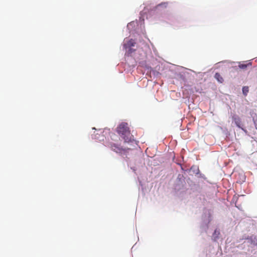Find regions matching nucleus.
<instances>
[{
	"mask_svg": "<svg viewBox=\"0 0 257 257\" xmlns=\"http://www.w3.org/2000/svg\"><path fill=\"white\" fill-rule=\"evenodd\" d=\"M214 233H215V234H217V233H218V234H219V231H218L217 230H215L214 231Z\"/></svg>",
	"mask_w": 257,
	"mask_h": 257,
	"instance_id": "f8f14e48",
	"label": "nucleus"
},
{
	"mask_svg": "<svg viewBox=\"0 0 257 257\" xmlns=\"http://www.w3.org/2000/svg\"><path fill=\"white\" fill-rule=\"evenodd\" d=\"M135 44H136V42H135V40L131 39L127 42V43L126 44H125V45L129 47H132L134 46Z\"/></svg>",
	"mask_w": 257,
	"mask_h": 257,
	"instance_id": "20e7f679",
	"label": "nucleus"
},
{
	"mask_svg": "<svg viewBox=\"0 0 257 257\" xmlns=\"http://www.w3.org/2000/svg\"><path fill=\"white\" fill-rule=\"evenodd\" d=\"M233 120L236 124V125L240 127V118L238 116H235V117H233Z\"/></svg>",
	"mask_w": 257,
	"mask_h": 257,
	"instance_id": "39448f33",
	"label": "nucleus"
},
{
	"mask_svg": "<svg viewBox=\"0 0 257 257\" xmlns=\"http://www.w3.org/2000/svg\"><path fill=\"white\" fill-rule=\"evenodd\" d=\"M214 77L219 83H221L224 81L223 77L219 73H216L214 75Z\"/></svg>",
	"mask_w": 257,
	"mask_h": 257,
	"instance_id": "7ed1b4c3",
	"label": "nucleus"
},
{
	"mask_svg": "<svg viewBox=\"0 0 257 257\" xmlns=\"http://www.w3.org/2000/svg\"><path fill=\"white\" fill-rule=\"evenodd\" d=\"M254 123L256 129L257 130V120H254Z\"/></svg>",
	"mask_w": 257,
	"mask_h": 257,
	"instance_id": "1a4fd4ad",
	"label": "nucleus"
},
{
	"mask_svg": "<svg viewBox=\"0 0 257 257\" xmlns=\"http://www.w3.org/2000/svg\"><path fill=\"white\" fill-rule=\"evenodd\" d=\"M116 131L119 136L124 140L126 143L131 142L133 140V136L126 122L121 123L117 127Z\"/></svg>",
	"mask_w": 257,
	"mask_h": 257,
	"instance_id": "f257e3e1",
	"label": "nucleus"
},
{
	"mask_svg": "<svg viewBox=\"0 0 257 257\" xmlns=\"http://www.w3.org/2000/svg\"><path fill=\"white\" fill-rule=\"evenodd\" d=\"M168 5V3H167V2L162 3L161 4L158 5L157 6V7H163L166 8L167 7Z\"/></svg>",
	"mask_w": 257,
	"mask_h": 257,
	"instance_id": "0eeeda50",
	"label": "nucleus"
},
{
	"mask_svg": "<svg viewBox=\"0 0 257 257\" xmlns=\"http://www.w3.org/2000/svg\"><path fill=\"white\" fill-rule=\"evenodd\" d=\"M242 92L244 95H246L248 92V87L247 86L243 87Z\"/></svg>",
	"mask_w": 257,
	"mask_h": 257,
	"instance_id": "423d86ee",
	"label": "nucleus"
},
{
	"mask_svg": "<svg viewBox=\"0 0 257 257\" xmlns=\"http://www.w3.org/2000/svg\"><path fill=\"white\" fill-rule=\"evenodd\" d=\"M247 64H239L238 67L241 68V69H245L247 67Z\"/></svg>",
	"mask_w": 257,
	"mask_h": 257,
	"instance_id": "6e6552de",
	"label": "nucleus"
},
{
	"mask_svg": "<svg viewBox=\"0 0 257 257\" xmlns=\"http://www.w3.org/2000/svg\"><path fill=\"white\" fill-rule=\"evenodd\" d=\"M109 147L114 152L118 153H122L123 152H126V150L123 149L114 144H110Z\"/></svg>",
	"mask_w": 257,
	"mask_h": 257,
	"instance_id": "f03ea898",
	"label": "nucleus"
},
{
	"mask_svg": "<svg viewBox=\"0 0 257 257\" xmlns=\"http://www.w3.org/2000/svg\"><path fill=\"white\" fill-rule=\"evenodd\" d=\"M214 233H215V234H217V233H218V234H219V231H218L217 230H215L214 231Z\"/></svg>",
	"mask_w": 257,
	"mask_h": 257,
	"instance_id": "9b49d317",
	"label": "nucleus"
},
{
	"mask_svg": "<svg viewBox=\"0 0 257 257\" xmlns=\"http://www.w3.org/2000/svg\"><path fill=\"white\" fill-rule=\"evenodd\" d=\"M214 233H215V234H217V233H218V234H219V231H218L217 230H215L214 231Z\"/></svg>",
	"mask_w": 257,
	"mask_h": 257,
	"instance_id": "9d476101",
	"label": "nucleus"
}]
</instances>
